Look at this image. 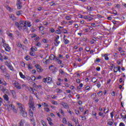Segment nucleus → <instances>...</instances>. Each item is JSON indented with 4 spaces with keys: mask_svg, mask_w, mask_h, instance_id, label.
I'll list each match as a JSON object with an SVG mask.
<instances>
[{
    "mask_svg": "<svg viewBox=\"0 0 126 126\" xmlns=\"http://www.w3.org/2000/svg\"><path fill=\"white\" fill-rule=\"evenodd\" d=\"M92 82H94V83H95V82H97V79H96L95 77H94L92 80Z\"/></svg>",
    "mask_w": 126,
    "mask_h": 126,
    "instance_id": "4c0bfd02",
    "label": "nucleus"
},
{
    "mask_svg": "<svg viewBox=\"0 0 126 126\" xmlns=\"http://www.w3.org/2000/svg\"><path fill=\"white\" fill-rule=\"evenodd\" d=\"M115 7H117V8H121V5H120L119 4H115Z\"/></svg>",
    "mask_w": 126,
    "mask_h": 126,
    "instance_id": "49530a36",
    "label": "nucleus"
},
{
    "mask_svg": "<svg viewBox=\"0 0 126 126\" xmlns=\"http://www.w3.org/2000/svg\"><path fill=\"white\" fill-rule=\"evenodd\" d=\"M62 105L63 106V108H64V109H67V107H68V105L65 102H63Z\"/></svg>",
    "mask_w": 126,
    "mask_h": 126,
    "instance_id": "dca6fc26",
    "label": "nucleus"
},
{
    "mask_svg": "<svg viewBox=\"0 0 126 126\" xmlns=\"http://www.w3.org/2000/svg\"><path fill=\"white\" fill-rule=\"evenodd\" d=\"M30 108H33L34 107V102L33 101V97H30L29 98Z\"/></svg>",
    "mask_w": 126,
    "mask_h": 126,
    "instance_id": "20e7f679",
    "label": "nucleus"
},
{
    "mask_svg": "<svg viewBox=\"0 0 126 126\" xmlns=\"http://www.w3.org/2000/svg\"><path fill=\"white\" fill-rule=\"evenodd\" d=\"M29 117L30 119H34V114L33 113V111H32V110H31V109L29 110Z\"/></svg>",
    "mask_w": 126,
    "mask_h": 126,
    "instance_id": "6e6552de",
    "label": "nucleus"
},
{
    "mask_svg": "<svg viewBox=\"0 0 126 126\" xmlns=\"http://www.w3.org/2000/svg\"><path fill=\"white\" fill-rule=\"evenodd\" d=\"M113 124H114V122H113L109 121L107 122V125L109 126H113Z\"/></svg>",
    "mask_w": 126,
    "mask_h": 126,
    "instance_id": "37998d69",
    "label": "nucleus"
},
{
    "mask_svg": "<svg viewBox=\"0 0 126 126\" xmlns=\"http://www.w3.org/2000/svg\"><path fill=\"white\" fill-rule=\"evenodd\" d=\"M57 93H62V90H61L60 89H57Z\"/></svg>",
    "mask_w": 126,
    "mask_h": 126,
    "instance_id": "bf43d9fd",
    "label": "nucleus"
},
{
    "mask_svg": "<svg viewBox=\"0 0 126 126\" xmlns=\"http://www.w3.org/2000/svg\"><path fill=\"white\" fill-rule=\"evenodd\" d=\"M14 86L17 89H21V86L19 85V84L17 82L14 83Z\"/></svg>",
    "mask_w": 126,
    "mask_h": 126,
    "instance_id": "9d476101",
    "label": "nucleus"
},
{
    "mask_svg": "<svg viewBox=\"0 0 126 126\" xmlns=\"http://www.w3.org/2000/svg\"><path fill=\"white\" fill-rule=\"evenodd\" d=\"M100 62H101V59H100V58H96L95 61H94V63H100Z\"/></svg>",
    "mask_w": 126,
    "mask_h": 126,
    "instance_id": "f704fd0d",
    "label": "nucleus"
},
{
    "mask_svg": "<svg viewBox=\"0 0 126 126\" xmlns=\"http://www.w3.org/2000/svg\"><path fill=\"white\" fill-rule=\"evenodd\" d=\"M93 9V7H90V6L87 7V9H88L89 11H92Z\"/></svg>",
    "mask_w": 126,
    "mask_h": 126,
    "instance_id": "c756f323",
    "label": "nucleus"
},
{
    "mask_svg": "<svg viewBox=\"0 0 126 126\" xmlns=\"http://www.w3.org/2000/svg\"><path fill=\"white\" fill-rule=\"evenodd\" d=\"M22 12H23L22 10H19L16 12V14L18 16H19L20 15H21V14H22Z\"/></svg>",
    "mask_w": 126,
    "mask_h": 126,
    "instance_id": "6ab92c4d",
    "label": "nucleus"
},
{
    "mask_svg": "<svg viewBox=\"0 0 126 126\" xmlns=\"http://www.w3.org/2000/svg\"><path fill=\"white\" fill-rule=\"evenodd\" d=\"M54 65H51L49 67V69H50V70H54Z\"/></svg>",
    "mask_w": 126,
    "mask_h": 126,
    "instance_id": "c03bdc74",
    "label": "nucleus"
},
{
    "mask_svg": "<svg viewBox=\"0 0 126 126\" xmlns=\"http://www.w3.org/2000/svg\"><path fill=\"white\" fill-rule=\"evenodd\" d=\"M47 120L48 123L50 122H52V119L50 117H48L47 118Z\"/></svg>",
    "mask_w": 126,
    "mask_h": 126,
    "instance_id": "69168bd1",
    "label": "nucleus"
},
{
    "mask_svg": "<svg viewBox=\"0 0 126 126\" xmlns=\"http://www.w3.org/2000/svg\"><path fill=\"white\" fill-rule=\"evenodd\" d=\"M24 120H21L19 123V126H24Z\"/></svg>",
    "mask_w": 126,
    "mask_h": 126,
    "instance_id": "4468645a",
    "label": "nucleus"
},
{
    "mask_svg": "<svg viewBox=\"0 0 126 126\" xmlns=\"http://www.w3.org/2000/svg\"><path fill=\"white\" fill-rule=\"evenodd\" d=\"M31 123L33 126H36V122H35V119L32 118L30 119Z\"/></svg>",
    "mask_w": 126,
    "mask_h": 126,
    "instance_id": "9b49d317",
    "label": "nucleus"
},
{
    "mask_svg": "<svg viewBox=\"0 0 126 126\" xmlns=\"http://www.w3.org/2000/svg\"><path fill=\"white\" fill-rule=\"evenodd\" d=\"M55 41V43H54V44H55V46L56 47H58V46H59V45L60 44V43H61V42L59 40H54Z\"/></svg>",
    "mask_w": 126,
    "mask_h": 126,
    "instance_id": "412c9836",
    "label": "nucleus"
},
{
    "mask_svg": "<svg viewBox=\"0 0 126 126\" xmlns=\"http://www.w3.org/2000/svg\"><path fill=\"white\" fill-rule=\"evenodd\" d=\"M79 109L80 112H83V111H84V108H83V107H79Z\"/></svg>",
    "mask_w": 126,
    "mask_h": 126,
    "instance_id": "338daca9",
    "label": "nucleus"
},
{
    "mask_svg": "<svg viewBox=\"0 0 126 126\" xmlns=\"http://www.w3.org/2000/svg\"><path fill=\"white\" fill-rule=\"evenodd\" d=\"M98 115L99 116H100V117H102V118H105V115H104V113L102 112H99Z\"/></svg>",
    "mask_w": 126,
    "mask_h": 126,
    "instance_id": "c85d7f7f",
    "label": "nucleus"
},
{
    "mask_svg": "<svg viewBox=\"0 0 126 126\" xmlns=\"http://www.w3.org/2000/svg\"><path fill=\"white\" fill-rule=\"evenodd\" d=\"M19 74H20V77H21V78H23L24 79V78H26V77H25V76H24V75H23L22 72H20Z\"/></svg>",
    "mask_w": 126,
    "mask_h": 126,
    "instance_id": "bb28decb",
    "label": "nucleus"
},
{
    "mask_svg": "<svg viewBox=\"0 0 126 126\" xmlns=\"http://www.w3.org/2000/svg\"><path fill=\"white\" fill-rule=\"evenodd\" d=\"M30 55H31L32 57H34V56H35V53H32V51H31L30 52Z\"/></svg>",
    "mask_w": 126,
    "mask_h": 126,
    "instance_id": "13d9d810",
    "label": "nucleus"
},
{
    "mask_svg": "<svg viewBox=\"0 0 126 126\" xmlns=\"http://www.w3.org/2000/svg\"><path fill=\"white\" fill-rule=\"evenodd\" d=\"M97 95L99 96H102L103 95V92L102 91H99L97 93Z\"/></svg>",
    "mask_w": 126,
    "mask_h": 126,
    "instance_id": "473e14b6",
    "label": "nucleus"
},
{
    "mask_svg": "<svg viewBox=\"0 0 126 126\" xmlns=\"http://www.w3.org/2000/svg\"><path fill=\"white\" fill-rule=\"evenodd\" d=\"M119 126H125V124H124V123H121Z\"/></svg>",
    "mask_w": 126,
    "mask_h": 126,
    "instance_id": "774afa93",
    "label": "nucleus"
},
{
    "mask_svg": "<svg viewBox=\"0 0 126 126\" xmlns=\"http://www.w3.org/2000/svg\"><path fill=\"white\" fill-rule=\"evenodd\" d=\"M5 63H6V65L8 66V68H9L10 70H12V71L14 70V69L13 68V66H12V65H11V64H10V63L6 61L5 62Z\"/></svg>",
    "mask_w": 126,
    "mask_h": 126,
    "instance_id": "0eeeda50",
    "label": "nucleus"
},
{
    "mask_svg": "<svg viewBox=\"0 0 126 126\" xmlns=\"http://www.w3.org/2000/svg\"><path fill=\"white\" fill-rule=\"evenodd\" d=\"M23 27H24V31H28V28L27 27V24L25 25V26Z\"/></svg>",
    "mask_w": 126,
    "mask_h": 126,
    "instance_id": "cd10ccee",
    "label": "nucleus"
},
{
    "mask_svg": "<svg viewBox=\"0 0 126 126\" xmlns=\"http://www.w3.org/2000/svg\"><path fill=\"white\" fill-rule=\"evenodd\" d=\"M31 79H32V81H35L36 80V77L34 76H32L31 77Z\"/></svg>",
    "mask_w": 126,
    "mask_h": 126,
    "instance_id": "c9c22d12",
    "label": "nucleus"
},
{
    "mask_svg": "<svg viewBox=\"0 0 126 126\" xmlns=\"http://www.w3.org/2000/svg\"><path fill=\"white\" fill-rule=\"evenodd\" d=\"M106 110H107V108L105 107L104 108V110H103L104 114H107V113H109V109H108V110L106 112Z\"/></svg>",
    "mask_w": 126,
    "mask_h": 126,
    "instance_id": "ea45409f",
    "label": "nucleus"
},
{
    "mask_svg": "<svg viewBox=\"0 0 126 126\" xmlns=\"http://www.w3.org/2000/svg\"><path fill=\"white\" fill-rule=\"evenodd\" d=\"M42 105L44 107H49V105H48V104H47L46 102H43Z\"/></svg>",
    "mask_w": 126,
    "mask_h": 126,
    "instance_id": "a18cd8bd",
    "label": "nucleus"
},
{
    "mask_svg": "<svg viewBox=\"0 0 126 126\" xmlns=\"http://www.w3.org/2000/svg\"><path fill=\"white\" fill-rule=\"evenodd\" d=\"M126 54H125V51H122L121 52V56H125Z\"/></svg>",
    "mask_w": 126,
    "mask_h": 126,
    "instance_id": "0e129e2a",
    "label": "nucleus"
},
{
    "mask_svg": "<svg viewBox=\"0 0 126 126\" xmlns=\"http://www.w3.org/2000/svg\"><path fill=\"white\" fill-rule=\"evenodd\" d=\"M32 36V38H36V37H37V35L36 34H31Z\"/></svg>",
    "mask_w": 126,
    "mask_h": 126,
    "instance_id": "680f3d73",
    "label": "nucleus"
},
{
    "mask_svg": "<svg viewBox=\"0 0 126 126\" xmlns=\"http://www.w3.org/2000/svg\"><path fill=\"white\" fill-rule=\"evenodd\" d=\"M96 86L98 88H100V87H101V84L100 83V82H97Z\"/></svg>",
    "mask_w": 126,
    "mask_h": 126,
    "instance_id": "3c124183",
    "label": "nucleus"
},
{
    "mask_svg": "<svg viewBox=\"0 0 126 126\" xmlns=\"http://www.w3.org/2000/svg\"><path fill=\"white\" fill-rule=\"evenodd\" d=\"M122 62H123V61L121 59H120L119 60H117V63L118 64H121L122 63Z\"/></svg>",
    "mask_w": 126,
    "mask_h": 126,
    "instance_id": "58836bf2",
    "label": "nucleus"
},
{
    "mask_svg": "<svg viewBox=\"0 0 126 126\" xmlns=\"http://www.w3.org/2000/svg\"><path fill=\"white\" fill-rule=\"evenodd\" d=\"M32 64L31 63H29L28 65V68L29 69H32V68H33V67H32Z\"/></svg>",
    "mask_w": 126,
    "mask_h": 126,
    "instance_id": "2f4dec72",
    "label": "nucleus"
},
{
    "mask_svg": "<svg viewBox=\"0 0 126 126\" xmlns=\"http://www.w3.org/2000/svg\"><path fill=\"white\" fill-rule=\"evenodd\" d=\"M17 9H21L22 8V5L19 4V3L16 4Z\"/></svg>",
    "mask_w": 126,
    "mask_h": 126,
    "instance_id": "4be33fe9",
    "label": "nucleus"
},
{
    "mask_svg": "<svg viewBox=\"0 0 126 126\" xmlns=\"http://www.w3.org/2000/svg\"><path fill=\"white\" fill-rule=\"evenodd\" d=\"M118 71L121 72V66L114 67V72H118Z\"/></svg>",
    "mask_w": 126,
    "mask_h": 126,
    "instance_id": "1a4fd4ad",
    "label": "nucleus"
},
{
    "mask_svg": "<svg viewBox=\"0 0 126 126\" xmlns=\"http://www.w3.org/2000/svg\"><path fill=\"white\" fill-rule=\"evenodd\" d=\"M26 89H28V90H29V91H30V92H31V91H32V92H34V90H35V89H33V88L30 87L29 88V87H26Z\"/></svg>",
    "mask_w": 126,
    "mask_h": 126,
    "instance_id": "a878e982",
    "label": "nucleus"
},
{
    "mask_svg": "<svg viewBox=\"0 0 126 126\" xmlns=\"http://www.w3.org/2000/svg\"><path fill=\"white\" fill-rule=\"evenodd\" d=\"M38 40H40V37L39 36H36L35 38H34V41H36V42H38Z\"/></svg>",
    "mask_w": 126,
    "mask_h": 126,
    "instance_id": "5fc2aeb1",
    "label": "nucleus"
},
{
    "mask_svg": "<svg viewBox=\"0 0 126 126\" xmlns=\"http://www.w3.org/2000/svg\"><path fill=\"white\" fill-rule=\"evenodd\" d=\"M37 47L35 46L32 47V48H31V51H32V52H37Z\"/></svg>",
    "mask_w": 126,
    "mask_h": 126,
    "instance_id": "2eb2a0df",
    "label": "nucleus"
},
{
    "mask_svg": "<svg viewBox=\"0 0 126 126\" xmlns=\"http://www.w3.org/2000/svg\"><path fill=\"white\" fill-rule=\"evenodd\" d=\"M55 59H56L55 56L53 54H52L50 55V56H49V60H51V61H52V60H53V61H55Z\"/></svg>",
    "mask_w": 126,
    "mask_h": 126,
    "instance_id": "ddd939ff",
    "label": "nucleus"
},
{
    "mask_svg": "<svg viewBox=\"0 0 126 126\" xmlns=\"http://www.w3.org/2000/svg\"><path fill=\"white\" fill-rule=\"evenodd\" d=\"M3 46L4 47V49L6 51V52H10V47H9V45H8V44L3 43Z\"/></svg>",
    "mask_w": 126,
    "mask_h": 126,
    "instance_id": "39448f33",
    "label": "nucleus"
},
{
    "mask_svg": "<svg viewBox=\"0 0 126 126\" xmlns=\"http://www.w3.org/2000/svg\"><path fill=\"white\" fill-rule=\"evenodd\" d=\"M96 16L97 18H103V16L99 14H97Z\"/></svg>",
    "mask_w": 126,
    "mask_h": 126,
    "instance_id": "603ef678",
    "label": "nucleus"
},
{
    "mask_svg": "<svg viewBox=\"0 0 126 126\" xmlns=\"http://www.w3.org/2000/svg\"><path fill=\"white\" fill-rule=\"evenodd\" d=\"M0 68L2 71V72H5V67H4V66H1L0 67Z\"/></svg>",
    "mask_w": 126,
    "mask_h": 126,
    "instance_id": "5701e85b",
    "label": "nucleus"
},
{
    "mask_svg": "<svg viewBox=\"0 0 126 126\" xmlns=\"http://www.w3.org/2000/svg\"><path fill=\"white\" fill-rule=\"evenodd\" d=\"M6 9H7V10H8V11H9V12H12V11H13V10L12 9V8H11V7H9V6L6 5Z\"/></svg>",
    "mask_w": 126,
    "mask_h": 126,
    "instance_id": "f3484780",
    "label": "nucleus"
},
{
    "mask_svg": "<svg viewBox=\"0 0 126 126\" xmlns=\"http://www.w3.org/2000/svg\"><path fill=\"white\" fill-rule=\"evenodd\" d=\"M104 57H105V60L106 61H109V57H108V55L105 54V55H104Z\"/></svg>",
    "mask_w": 126,
    "mask_h": 126,
    "instance_id": "8fccbe9b",
    "label": "nucleus"
},
{
    "mask_svg": "<svg viewBox=\"0 0 126 126\" xmlns=\"http://www.w3.org/2000/svg\"><path fill=\"white\" fill-rule=\"evenodd\" d=\"M50 4L51 6H53L54 5H56V3H55V2H51L50 3Z\"/></svg>",
    "mask_w": 126,
    "mask_h": 126,
    "instance_id": "e2e57ef3",
    "label": "nucleus"
},
{
    "mask_svg": "<svg viewBox=\"0 0 126 126\" xmlns=\"http://www.w3.org/2000/svg\"><path fill=\"white\" fill-rule=\"evenodd\" d=\"M92 114L93 115V116H94V118L96 120H98V117H97V114L96 113V112H95L94 111H93Z\"/></svg>",
    "mask_w": 126,
    "mask_h": 126,
    "instance_id": "393cba45",
    "label": "nucleus"
},
{
    "mask_svg": "<svg viewBox=\"0 0 126 126\" xmlns=\"http://www.w3.org/2000/svg\"><path fill=\"white\" fill-rule=\"evenodd\" d=\"M17 46L18 47H19L20 48H22V44H21L20 43L18 42L17 43Z\"/></svg>",
    "mask_w": 126,
    "mask_h": 126,
    "instance_id": "09e8293b",
    "label": "nucleus"
},
{
    "mask_svg": "<svg viewBox=\"0 0 126 126\" xmlns=\"http://www.w3.org/2000/svg\"><path fill=\"white\" fill-rule=\"evenodd\" d=\"M35 67H36V69H37V71L38 72H42V71H43V69L42 68V67H41V66L38 64H36L34 65Z\"/></svg>",
    "mask_w": 126,
    "mask_h": 126,
    "instance_id": "423d86ee",
    "label": "nucleus"
},
{
    "mask_svg": "<svg viewBox=\"0 0 126 126\" xmlns=\"http://www.w3.org/2000/svg\"><path fill=\"white\" fill-rule=\"evenodd\" d=\"M26 24H27V22L25 21H21L19 23L16 22L15 23V25L20 30V29H22L24 26H25Z\"/></svg>",
    "mask_w": 126,
    "mask_h": 126,
    "instance_id": "f03ea898",
    "label": "nucleus"
},
{
    "mask_svg": "<svg viewBox=\"0 0 126 126\" xmlns=\"http://www.w3.org/2000/svg\"><path fill=\"white\" fill-rule=\"evenodd\" d=\"M56 34H61L62 33V32L61 31V29H59V30H57L56 31Z\"/></svg>",
    "mask_w": 126,
    "mask_h": 126,
    "instance_id": "72a5a7b5",
    "label": "nucleus"
},
{
    "mask_svg": "<svg viewBox=\"0 0 126 126\" xmlns=\"http://www.w3.org/2000/svg\"><path fill=\"white\" fill-rule=\"evenodd\" d=\"M10 106L11 107L12 110L14 112V113H17V110H16V109H15V107L13 105L11 104Z\"/></svg>",
    "mask_w": 126,
    "mask_h": 126,
    "instance_id": "f8f14e48",
    "label": "nucleus"
},
{
    "mask_svg": "<svg viewBox=\"0 0 126 126\" xmlns=\"http://www.w3.org/2000/svg\"><path fill=\"white\" fill-rule=\"evenodd\" d=\"M112 22L115 25V26H118V24H117V22H118L117 21L113 20Z\"/></svg>",
    "mask_w": 126,
    "mask_h": 126,
    "instance_id": "052dcab7",
    "label": "nucleus"
},
{
    "mask_svg": "<svg viewBox=\"0 0 126 126\" xmlns=\"http://www.w3.org/2000/svg\"><path fill=\"white\" fill-rule=\"evenodd\" d=\"M41 124L43 126H47V124H46V122L45 121L41 120Z\"/></svg>",
    "mask_w": 126,
    "mask_h": 126,
    "instance_id": "a19ab883",
    "label": "nucleus"
},
{
    "mask_svg": "<svg viewBox=\"0 0 126 126\" xmlns=\"http://www.w3.org/2000/svg\"><path fill=\"white\" fill-rule=\"evenodd\" d=\"M42 81L43 82H44V83L50 84L52 82V78L50 77H47L46 78H44L42 80Z\"/></svg>",
    "mask_w": 126,
    "mask_h": 126,
    "instance_id": "7ed1b4c3",
    "label": "nucleus"
},
{
    "mask_svg": "<svg viewBox=\"0 0 126 126\" xmlns=\"http://www.w3.org/2000/svg\"><path fill=\"white\" fill-rule=\"evenodd\" d=\"M0 60H1V62H3V57L1 55V54H0Z\"/></svg>",
    "mask_w": 126,
    "mask_h": 126,
    "instance_id": "6e6d98bb",
    "label": "nucleus"
},
{
    "mask_svg": "<svg viewBox=\"0 0 126 126\" xmlns=\"http://www.w3.org/2000/svg\"><path fill=\"white\" fill-rule=\"evenodd\" d=\"M11 93L13 97V98H15L16 97V93L14 92V90L11 91Z\"/></svg>",
    "mask_w": 126,
    "mask_h": 126,
    "instance_id": "aec40b11",
    "label": "nucleus"
},
{
    "mask_svg": "<svg viewBox=\"0 0 126 126\" xmlns=\"http://www.w3.org/2000/svg\"><path fill=\"white\" fill-rule=\"evenodd\" d=\"M4 99L5 100V101H8L9 100V98L8 97V95H7L6 94H5L3 96Z\"/></svg>",
    "mask_w": 126,
    "mask_h": 126,
    "instance_id": "a211bd4d",
    "label": "nucleus"
},
{
    "mask_svg": "<svg viewBox=\"0 0 126 126\" xmlns=\"http://www.w3.org/2000/svg\"><path fill=\"white\" fill-rule=\"evenodd\" d=\"M63 123L64 125H66L67 124V121H66V119L65 118H63Z\"/></svg>",
    "mask_w": 126,
    "mask_h": 126,
    "instance_id": "7c9ffc66",
    "label": "nucleus"
},
{
    "mask_svg": "<svg viewBox=\"0 0 126 126\" xmlns=\"http://www.w3.org/2000/svg\"><path fill=\"white\" fill-rule=\"evenodd\" d=\"M63 43L65 45H67V44H69V40L67 39H63Z\"/></svg>",
    "mask_w": 126,
    "mask_h": 126,
    "instance_id": "b1692460",
    "label": "nucleus"
},
{
    "mask_svg": "<svg viewBox=\"0 0 126 126\" xmlns=\"http://www.w3.org/2000/svg\"><path fill=\"white\" fill-rule=\"evenodd\" d=\"M88 20H89V21H91L92 20H93V18L89 17V16H88Z\"/></svg>",
    "mask_w": 126,
    "mask_h": 126,
    "instance_id": "864d4df0",
    "label": "nucleus"
},
{
    "mask_svg": "<svg viewBox=\"0 0 126 126\" xmlns=\"http://www.w3.org/2000/svg\"><path fill=\"white\" fill-rule=\"evenodd\" d=\"M59 71L61 74L62 75L64 74V72H63V69H60Z\"/></svg>",
    "mask_w": 126,
    "mask_h": 126,
    "instance_id": "4d7b16f0",
    "label": "nucleus"
},
{
    "mask_svg": "<svg viewBox=\"0 0 126 126\" xmlns=\"http://www.w3.org/2000/svg\"><path fill=\"white\" fill-rule=\"evenodd\" d=\"M81 118H82V121H86V117H85V116H80Z\"/></svg>",
    "mask_w": 126,
    "mask_h": 126,
    "instance_id": "de8ad7c7",
    "label": "nucleus"
},
{
    "mask_svg": "<svg viewBox=\"0 0 126 126\" xmlns=\"http://www.w3.org/2000/svg\"><path fill=\"white\" fill-rule=\"evenodd\" d=\"M25 60H26V61H30V60H31L30 59V56H27L26 57V58H25Z\"/></svg>",
    "mask_w": 126,
    "mask_h": 126,
    "instance_id": "79ce46f5",
    "label": "nucleus"
},
{
    "mask_svg": "<svg viewBox=\"0 0 126 126\" xmlns=\"http://www.w3.org/2000/svg\"><path fill=\"white\" fill-rule=\"evenodd\" d=\"M35 46H36V47H41V46H42V44L41 43V42H38Z\"/></svg>",
    "mask_w": 126,
    "mask_h": 126,
    "instance_id": "e433bc0d",
    "label": "nucleus"
},
{
    "mask_svg": "<svg viewBox=\"0 0 126 126\" xmlns=\"http://www.w3.org/2000/svg\"><path fill=\"white\" fill-rule=\"evenodd\" d=\"M17 105L18 106V108H19L21 116L23 117V118H27V111H26V110L23 108V107H22V104L21 103H18Z\"/></svg>",
    "mask_w": 126,
    "mask_h": 126,
    "instance_id": "f257e3e1",
    "label": "nucleus"
}]
</instances>
